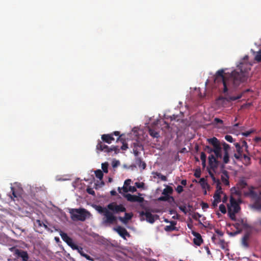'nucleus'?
Wrapping results in <instances>:
<instances>
[{
  "mask_svg": "<svg viewBox=\"0 0 261 261\" xmlns=\"http://www.w3.org/2000/svg\"><path fill=\"white\" fill-rule=\"evenodd\" d=\"M229 176L228 174V172L224 170L222 171V175L221 176V180L223 184L226 186H229V182L228 180Z\"/></svg>",
  "mask_w": 261,
  "mask_h": 261,
  "instance_id": "nucleus-21",
  "label": "nucleus"
},
{
  "mask_svg": "<svg viewBox=\"0 0 261 261\" xmlns=\"http://www.w3.org/2000/svg\"><path fill=\"white\" fill-rule=\"evenodd\" d=\"M219 210L223 214H225L226 213V207L223 204H221L219 205Z\"/></svg>",
  "mask_w": 261,
  "mask_h": 261,
  "instance_id": "nucleus-39",
  "label": "nucleus"
},
{
  "mask_svg": "<svg viewBox=\"0 0 261 261\" xmlns=\"http://www.w3.org/2000/svg\"><path fill=\"white\" fill-rule=\"evenodd\" d=\"M201 217V215L198 213H194V214L192 215V218L197 220L199 218Z\"/></svg>",
  "mask_w": 261,
  "mask_h": 261,
  "instance_id": "nucleus-43",
  "label": "nucleus"
},
{
  "mask_svg": "<svg viewBox=\"0 0 261 261\" xmlns=\"http://www.w3.org/2000/svg\"><path fill=\"white\" fill-rule=\"evenodd\" d=\"M135 163L140 168H142L143 169H145L146 167V163L142 160L141 158H136Z\"/></svg>",
  "mask_w": 261,
  "mask_h": 261,
  "instance_id": "nucleus-22",
  "label": "nucleus"
},
{
  "mask_svg": "<svg viewBox=\"0 0 261 261\" xmlns=\"http://www.w3.org/2000/svg\"><path fill=\"white\" fill-rule=\"evenodd\" d=\"M246 64H241L237 70H234L230 74L225 73L223 69L218 70L215 75L214 81L215 83L222 82L224 88L223 93L225 94V96H220L219 99L223 101L230 102L240 99L243 94H240L236 96H229L227 93L228 87L236 88L241 84L246 82L248 77V70L245 66Z\"/></svg>",
  "mask_w": 261,
  "mask_h": 261,
  "instance_id": "nucleus-1",
  "label": "nucleus"
},
{
  "mask_svg": "<svg viewBox=\"0 0 261 261\" xmlns=\"http://www.w3.org/2000/svg\"><path fill=\"white\" fill-rule=\"evenodd\" d=\"M131 181H132L131 179H127L125 180L124 181V186H126V187L127 186H129L130 184Z\"/></svg>",
  "mask_w": 261,
  "mask_h": 261,
  "instance_id": "nucleus-57",
  "label": "nucleus"
},
{
  "mask_svg": "<svg viewBox=\"0 0 261 261\" xmlns=\"http://www.w3.org/2000/svg\"><path fill=\"white\" fill-rule=\"evenodd\" d=\"M192 234L194 236L193 239V243L197 246H200L203 243V239H202L201 234L196 231H193Z\"/></svg>",
  "mask_w": 261,
  "mask_h": 261,
  "instance_id": "nucleus-14",
  "label": "nucleus"
},
{
  "mask_svg": "<svg viewBox=\"0 0 261 261\" xmlns=\"http://www.w3.org/2000/svg\"><path fill=\"white\" fill-rule=\"evenodd\" d=\"M250 237V234L248 232L246 233L242 239V244L245 247L247 248L249 247L248 243L247 242Z\"/></svg>",
  "mask_w": 261,
  "mask_h": 261,
  "instance_id": "nucleus-23",
  "label": "nucleus"
},
{
  "mask_svg": "<svg viewBox=\"0 0 261 261\" xmlns=\"http://www.w3.org/2000/svg\"><path fill=\"white\" fill-rule=\"evenodd\" d=\"M242 158L244 159V162L246 165L250 164L251 160L250 154H248L247 153L245 154H243Z\"/></svg>",
  "mask_w": 261,
  "mask_h": 261,
  "instance_id": "nucleus-27",
  "label": "nucleus"
},
{
  "mask_svg": "<svg viewBox=\"0 0 261 261\" xmlns=\"http://www.w3.org/2000/svg\"><path fill=\"white\" fill-rule=\"evenodd\" d=\"M221 185V183H220V181L217 184V185H216V191H215V193H220V194H222L223 193V192L222 191V188H221V187L220 186Z\"/></svg>",
  "mask_w": 261,
  "mask_h": 261,
  "instance_id": "nucleus-38",
  "label": "nucleus"
},
{
  "mask_svg": "<svg viewBox=\"0 0 261 261\" xmlns=\"http://www.w3.org/2000/svg\"><path fill=\"white\" fill-rule=\"evenodd\" d=\"M114 229L123 239H125L126 236H129V234L126 229L120 226L114 228Z\"/></svg>",
  "mask_w": 261,
  "mask_h": 261,
  "instance_id": "nucleus-15",
  "label": "nucleus"
},
{
  "mask_svg": "<svg viewBox=\"0 0 261 261\" xmlns=\"http://www.w3.org/2000/svg\"><path fill=\"white\" fill-rule=\"evenodd\" d=\"M16 254L19 257L22 258L23 261H28L29 255L27 251L17 250Z\"/></svg>",
  "mask_w": 261,
  "mask_h": 261,
  "instance_id": "nucleus-20",
  "label": "nucleus"
},
{
  "mask_svg": "<svg viewBox=\"0 0 261 261\" xmlns=\"http://www.w3.org/2000/svg\"><path fill=\"white\" fill-rule=\"evenodd\" d=\"M122 189H123V191L124 193H126L128 191V188H127L126 186H124L122 188Z\"/></svg>",
  "mask_w": 261,
  "mask_h": 261,
  "instance_id": "nucleus-61",
  "label": "nucleus"
},
{
  "mask_svg": "<svg viewBox=\"0 0 261 261\" xmlns=\"http://www.w3.org/2000/svg\"><path fill=\"white\" fill-rule=\"evenodd\" d=\"M199 183L201 185V186H203L205 185H207L206 182V180L204 178H202L200 179Z\"/></svg>",
  "mask_w": 261,
  "mask_h": 261,
  "instance_id": "nucleus-52",
  "label": "nucleus"
},
{
  "mask_svg": "<svg viewBox=\"0 0 261 261\" xmlns=\"http://www.w3.org/2000/svg\"><path fill=\"white\" fill-rule=\"evenodd\" d=\"M95 174L96 177L99 179L100 180H101L103 176V172L100 169H98L95 171Z\"/></svg>",
  "mask_w": 261,
  "mask_h": 261,
  "instance_id": "nucleus-30",
  "label": "nucleus"
},
{
  "mask_svg": "<svg viewBox=\"0 0 261 261\" xmlns=\"http://www.w3.org/2000/svg\"><path fill=\"white\" fill-rule=\"evenodd\" d=\"M247 186V184L245 179H240L237 184L238 190L236 191V194L238 195H241L242 193H243L244 191H242V190H243V189H245Z\"/></svg>",
  "mask_w": 261,
  "mask_h": 261,
  "instance_id": "nucleus-12",
  "label": "nucleus"
},
{
  "mask_svg": "<svg viewBox=\"0 0 261 261\" xmlns=\"http://www.w3.org/2000/svg\"><path fill=\"white\" fill-rule=\"evenodd\" d=\"M87 192L91 195H95V192L94 191L90 188H88L86 190Z\"/></svg>",
  "mask_w": 261,
  "mask_h": 261,
  "instance_id": "nucleus-48",
  "label": "nucleus"
},
{
  "mask_svg": "<svg viewBox=\"0 0 261 261\" xmlns=\"http://www.w3.org/2000/svg\"><path fill=\"white\" fill-rule=\"evenodd\" d=\"M101 140L103 142L108 144H110L113 141L115 140L113 134L102 135L101 136Z\"/></svg>",
  "mask_w": 261,
  "mask_h": 261,
  "instance_id": "nucleus-16",
  "label": "nucleus"
},
{
  "mask_svg": "<svg viewBox=\"0 0 261 261\" xmlns=\"http://www.w3.org/2000/svg\"><path fill=\"white\" fill-rule=\"evenodd\" d=\"M215 232L220 236H223L224 234L223 232L218 229H215Z\"/></svg>",
  "mask_w": 261,
  "mask_h": 261,
  "instance_id": "nucleus-56",
  "label": "nucleus"
},
{
  "mask_svg": "<svg viewBox=\"0 0 261 261\" xmlns=\"http://www.w3.org/2000/svg\"><path fill=\"white\" fill-rule=\"evenodd\" d=\"M256 190V189L253 186L249 187L247 191H243V194L245 197H249L254 200L260 199L261 193Z\"/></svg>",
  "mask_w": 261,
  "mask_h": 261,
  "instance_id": "nucleus-6",
  "label": "nucleus"
},
{
  "mask_svg": "<svg viewBox=\"0 0 261 261\" xmlns=\"http://www.w3.org/2000/svg\"><path fill=\"white\" fill-rule=\"evenodd\" d=\"M252 207L258 211L261 210V198L254 200Z\"/></svg>",
  "mask_w": 261,
  "mask_h": 261,
  "instance_id": "nucleus-24",
  "label": "nucleus"
},
{
  "mask_svg": "<svg viewBox=\"0 0 261 261\" xmlns=\"http://www.w3.org/2000/svg\"><path fill=\"white\" fill-rule=\"evenodd\" d=\"M149 134L153 138H158L160 137L159 132L155 130L154 129L149 128L148 129Z\"/></svg>",
  "mask_w": 261,
  "mask_h": 261,
  "instance_id": "nucleus-25",
  "label": "nucleus"
},
{
  "mask_svg": "<svg viewBox=\"0 0 261 261\" xmlns=\"http://www.w3.org/2000/svg\"><path fill=\"white\" fill-rule=\"evenodd\" d=\"M255 60L258 62H261V49L257 53L255 56Z\"/></svg>",
  "mask_w": 261,
  "mask_h": 261,
  "instance_id": "nucleus-36",
  "label": "nucleus"
},
{
  "mask_svg": "<svg viewBox=\"0 0 261 261\" xmlns=\"http://www.w3.org/2000/svg\"><path fill=\"white\" fill-rule=\"evenodd\" d=\"M253 132V130H250L242 133V135L245 137L249 136Z\"/></svg>",
  "mask_w": 261,
  "mask_h": 261,
  "instance_id": "nucleus-46",
  "label": "nucleus"
},
{
  "mask_svg": "<svg viewBox=\"0 0 261 261\" xmlns=\"http://www.w3.org/2000/svg\"><path fill=\"white\" fill-rule=\"evenodd\" d=\"M133 151H134V154H135V156H138V154H139V151L137 150V149H133Z\"/></svg>",
  "mask_w": 261,
  "mask_h": 261,
  "instance_id": "nucleus-63",
  "label": "nucleus"
},
{
  "mask_svg": "<svg viewBox=\"0 0 261 261\" xmlns=\"http://www.w3.org/2000/svg\"><path fill=\"white\" fill-rule=\"evenodd\" d=\"M60 235L62 240L66 242L73 250H79V246L74 244L72 239L69 237L67 233L60 231Z\"/></svg>",
  "mask_w": 261,
  "mask_h": 261,
  "instance_id": "nucleus-10",
  "label": "nucleus"
},
{
  "mask_svg": "<svg viewBox=\"0 0 261 261\" xmlns=\"http://www.w3.org/2000/svg\"><path fill=\"white\" fill-rule=\"evenodd\" d=\"M137 191V189L135 187L129 186L128 187V191H130L132 192H135Z\"/></svg>",
  "mask_w": 261,
  "mask_h": 261,
  "instance_id": "nucleus-55",
  "label": "nucleus"
},
{
  "mask_svg": "<svg viewBox=\"0 0 261 261\" xmlns=\"http://www.w3.org/2000/svg\"><path fill=\"white\" fill-rule=\"evenodd\" d=\"M122 145L121 147V149L123 150H125L128 148V145L126 143H124V141L122 142Z\"/></svg>",
  "mask_w": 261,
  "mask_h": 261,
  "instance_id": "nucleus-51",
  "label": "nucleus"
},
{
  "mask_svg": "<svg viewBox=\"0 0 261 261\" xmlns=\"http://www.w3.org/2000/svg\"><path fill=\"white\" fill-rule=\"evenodd\" d=\"M234 145L236 148L237 153H234L233 156L237 160H241L242 159L243 152L242 144L239 143H236Z\"/></svg>",
  "mask_w": 261,
  "mask_h": 261,
  "instance_id": "nucleus-13",
  "label": "nucleus"
},
{
  "mask_svg": "<svg viewBox=\"0 0 261 261\" xmlns=\"http://www.w3.org/2000/svg\"><path fill=\"white\" fill-rule=\"evenodd\" d=\"M242 202L240 198L236 199L233 197L230 198V203L227 205L228 215L231 220H236V214L239 212L241 210L240 204Z\"/></svg>",
  "mask_w": 261,
  "mask_h": 261,
  "instance_id": "nucleus-3",
  "label": "nucleus"
},
{
  "mask_svg": "<svg viewBox=\"0 0 261 261\" xmlns=\"http://www.w3.org/2000/svg\"><path fill=\"white\" fill-rule=\"evenodd\" d=\"M135 185L138 188H142L144 186V183L143 182H135Z\"/></svg>",
  "mask_w": 261,
  "mask_h": 261,
  "instance_id": "nucleus-54",
  "label": "nucleus"
},
{
  "mask_svg": "<svg viewBox=\"0 0 261 261\" xmlns=\"http://www.w3.org/2000/svg\"><path fill=\"white\" fill-rule=\"evenodd\" d=\"M36 223L38 224V225L39 226H42L43 224V222H42L41 221H40V220H37L36 221Z\"/></svg>",
  "mask_w": 261,
  "mask_h": 261,
  "instance_id": "nucleus-60",
  "label": "nucleus"
},
{
  "mask_svg": "<svg viewBox=\"0 0 261 261\" xmlns=\"http://www.w3.org/2000/svg\"><path fill=\"white\" fill-rule=\"evenodd\" d=\"M181 184L184 186H186L187 185V180L183 179L181 181Z\"/></svg>",
  "mask_w": 261,
  "mask_h": 261,
  "instance_id": "nucleus-62",
  "label": "nucleus"
},
{
  "mask_svg": "<svg viewBox=\"0 0 261 261\" xmlns=\"http://www.w3.org/2000/svg\"><path fill=\"white\" fill-rule=\"evenodd\" d=\"M96 210L99 213L102 214L103 215L108 208V207H103L101 206L98 205L96 206Z\"/></svg>",
  "mask_w": 261,
  "mask_h": 261,
  "instance_id": "nucleus-29",
  "label": "nucleus"
},
{
  "mask_svg": "<svg viewBox=\"0 0 261 261\" xmlns=\"http://www.w3.org/2000/svg\"><path fill=\"white\" fill-rule=\"evenodd\" d=\"M101 168L104 172L108 173V164L107 163H102L101 164Z\"/></svg>",
  "mask_w": 261,
  "mask_h": 261,
  "instance_id": "nucleus-37",
  "label": "nucleus"
},
{
  "mask_svg": "<svg viewBox=\"0 0 261 261\" xmlns=\"http://www.w3.org/2000/svg\"><path fill=\"white\" fill-rule=\"evenodd\" d=\"M104 217L102 218V222L106 224H113L116 221L117 218L114 215V214L109 210H108L103 214Z\"/></svg>",
  "mask_w": 261,
  "mask_h": 261,
  "instance_id": "nucleus-8",
  "label": "nucleus"
},
{
  "mask_svg": "<svg viewBox=\"0 0 261 261\" xmlns=\"http://www.w3.org/2000/svg\"><path fill=\"white\" fill-rule=\"evenodd\" d=\"M169 198V195H164V196H161L158 198L159 201H165L168 200Z\"/></svg>",
  "mask_w": 261,
  "mask_h": 261,
  "instance_id": "nucleus-41",
  "label": "nucleus"
},
{
  "mask_svg": "<svg viewBox=\"0 0 261 261\" xmlns=\"http://www.w3.org/2000/svg\"><path fill=\"white\" fill-rule=\"evenodd\" d=\"M241 144H242V146L243 148V147L245 148V152L247 154H249L250 152H249V151L248 150V145L247 143L246 142V141H245V140L242 141V142H241Z\"/></svg>",
  "mask_w": 261,
  "mask_h": 261,
  "instance_id": "nucleus-34",
  "label": "nucleus"
},
{
  "mask_svg": "<svg viewBox=\"0 0 261 261\" xmlns=\"http://www.w3.org/2000/svg\"><path fill=\"white\" fill-rule=\"evenodd\" d=\"M153 174L155 175L156 176L161 178V179L162 181H166L167 180L166 176L164 175H162L161 173L156 172H153Z\"/></svg>",
  "mask_w": 261,
  "mask_h": 261,
  "instance_id": "nucleus-31",
  "label": "nucleus"
},
{
  "mask_svg": "<svg viewBox=\"0 0 261 261\" xmlns=\"http://www.w3.org/2000/svg\"><path fill=\"white\" fill-rule=\"evenodd\" d=\"M225 139L229 142H230V143H232L233 142V138L230 135H227L225 136Z\"/></svg>",
  "mask_w": 261,
  "mask_h": 261,
  "instance_id": "nucleus-40",
  "label": "nucleus"
},
{
  "mask_svg": "<svg viewBox=\"0 0 261 261\" xmlns=\"http://www.w3.org/2000/svg\"><path fill=\"white\" fill-rule=\"evenodd\" d=\"M111 195L112 196H116L117 195V192L115 190H112L110 192Z\"/></svg>",
  "mask_w": 261,
  "mask_h": 261,
  "instance_id": "nucleus-64",
  "label": "nucleus"
},
{
  "mask_svg": "<svg viewBox=\"0 0 261 261\" xmlns=\"http://www.w3.org/2000/svg\"><path fill=\"white\" fill-rule=\"evenodd\" d=\"M173 192V189L171 187L167 186L166 188L163 190L162 194L164 195H168Z\"/></svg>",
  "mask_w": 261,
  "mask_h": 261,
  "instance_id": "nucleus-26",
  "label": "nucleus"
},
{
  "mask_svg": "<svg viewBox=\"0 0 261 261\" xmlns=\"http://www.w3.org/2000/svg\"><path fill=\"white\" fill-rule=\"evenodd\" d=\"M69 213L70 214L71 219L74 221H84L90 216V213L83 208H71L69 209Z\"/></svg>",
  "mask_w": 261,
  "mask_h": 261,
  "instance_id": "nucleus-4",
  "label": "nucleus"
},
{
  "mask_svg": "<svg viewBox=\"0 0 261 261\" xmlns=\"http://www.w3.org/2000/svg\"><path fill=\"white\" fill-rule=\"evenodd\" d=\"M170 225L166 226L164 228V230L167 232H171L174 230H176L177 228L175 225H176V222L174 221H171L170 222Z\"/></svg>",
  "mask_w": 261,
  "mask_h": 261,
  "instance_id": "nucleus-18",
  "label": "nucleus"
},
{
  "mask_svg": "<svg viewBox=\"0 0 261 261\" xmlns=\"http://www.w3.org/2000/svg\"><path fill=\"white\" fill-rule=\"evenodd\" d=\"M113 136L115 135L116 136H118V138L117 139V141L120 140L121 141V139H120V137L122 136L121 135H120V132L118 131H115L113 133Z\"/></svg>",
  "mask_w": 261,
  "mask_h": 261,
  "instance_id": "nucleus-47",
  "label": "nucleus"
},
{
  "mask_svg": "<svg viewBox=\"0 0 261 261\" xmlns=\"http://www.w3.org/2000/svg\"><path fill=\"white\" fill-rule=\"evenodd\" d=\"M201 207L202 209H205L208 207V205L206 203L202 202L201 204Z\"/></svg>",
  "mask_w": 261,
  "mask_h": 261,
  "instance_id": "nucleus-58",
  "label": "nucleus"
},
{
  "mask_svg": "<svg viewBox=\"0 0 261 261\" xmlns=\"http://www.w3.org/2000/svg\"><path fill=\"white\" fill-rule=\"evenodd\" d=\"M133 214L132 213H125V216L124 217H119L118 218L119 220L122 222L123 224H127L129 220H130L132 217H133Z\"/></svg>",
  "mask_w": 261,
  "mask_h": 261,
  "instance_id": "nucleus-17",
  "label": "nucleus"
},
{
  "mask_svg": "<svg viewBox=\"0 0 261 261\" xmlns=\"http://www.w3.org/2000/svg\"><path fill=\"white\" fill-rule=\"evenodd\" d=\"M143 208H144L145 212L142 211L140 212V216H145L146 217V220L148 222L151 224L153 223L155 221V220L159 218V216L157 215H152L151 213L149 211L148 208L144 207H143Z\"/></svg>",
  "mask_w": 261,
  "mask_h": 261,
  "instance_id": "nucleus-9",
  "label": "nucleus"
},
{
  "mask_svg": "<svg viewBox=\"0 0 261 261\" xmlns=\"http://www.w3.org/2000/svg\"><path fill=\"white\" fill-rule=\"evenodd\" d=\"M124 197L127 201L131 202H138L139 203H142L144 200V198L143 197L132 195L130 194H126L124 195Z\"/></svg>",
  "mask_w": 261,
  "mask_h": 261,
  "instance_id": "nucleus-11",
  "label": "nucleus"
},
{
  "mask_svg": "<svg viewBox=\"0 0 261 261\" xmlns=\"http://www.w3.org/2000/svg\"><path fill=\"white\" fill-rule=\"evenodd\" d=\"M241 231L242 230H237L236 231L229 232L228 234L230 236L234 237L237 234L240 233Z\"/></svg>",
  "mask_w": 261,
  "mask_h": 261,
  "instance_id": "nucleus-42",
  "label": "nucleus"
},
{
  "mask_svg": "<svg viewBox=\"0 0 261 261\" xmlns=\"http://www.w3.org/2000/svg\"><path fill=\"white\" fill-rule=\"evenodd\" d=\"M242 158L244 159V162L246 165L250 164L251 160L250 154H248L247 153L245 154H243Z\"/></svg>",
  "mask_w": 261,
  "mask_h": 261,
  "instance_id": "nucleus-28",
  "label": "nucleus"
},
{
  "mask_svg": "<svg viewBox=\"0 0 261 261\" xmlns=\"http://www.w3.org/2000/svg\"><path fill=\"white\" fill-rule=\"evenodd\" d=\"M200 159L201 161H206V156L204 152H201L200 154Z\"/></svg>",
  "mask_w": 261,
  "mask_h": 261,
  "instance_id": "nucleus-49",
  "label": "nucleus"
},
{
  "mask_svg": "<svg viewBox=\"0 0 261 261\" xmlns=\"http://www.w3.org/2000/svg\"><path fill=\"white\" fill-rule=\"evenodd\" d=\"M78 250H79V252H80V254L82 256L85 257L87 259L89 260H93V259L92 258V257L84 253L83 251H80L79 249Z\"/></svg>",
  "mask_w": 261,
  "mask_h": 261,
  "instance_id": "nucleus-35",
  "label": "nucleus"
},
{
  "mask_svg": "<svg viewBox=\"0 0 261 261\" xmlns=\"http://www.w3.org/2000/svg\"><path fill=\"white\" fill-rule=\"evenodd\" d=\"M11 189L12 195L13 196V197L14 198H16L17 197V195H16V193L15 192L14 188V187H11Z\"/></svg>",
  "mask_w": 261,
  "mask_h": 261,
  "instance_id": "nucleus-59",
  "label": "nucleus"
},
{
  "mask_svg": "<svg viewBox=\"0 0 261 261\" xmlns=\"http://www.w3.org/2000/svg\"><path fill=\"white\" fill-rule=\"evenodd\" d=\"M179 208L185 214H187L188 212L186 205H180L179 206Z\"/></svg>",
  "mask_w": 261,
  "mask_h": 261,
  "instance_id": "nucleus-44",
  "label": "nucleus"
},
{
  "mask_svg": "<svg viewBox=\"0 0 261 261\" xmlns=\"http://www.w3.org/2000/svg\"><path fill=\"white\" fill-rule=\"evenodd\" d=\"M96 150L100 151H104L107 153H110L114 151L115 154H117L119 149L117 146H111L109 147L108 146L105 144L102 141L98 140V143L96 145Z\"/></svg>",
  "mask_w": 261,
  "mask_h": 261,
  "instance_id": "nucleus-5",
  "label": "nucleus"
},
{
  "mask_svg": "<svg viewBox=\"0 0 261 261\" xmlns=\"http://www.w3.org/2000/svg\"><path fill=\"white\" fill-rule=\"evenodd\" d=\"M194 176L196 177V178H199L200 177V175H201V171H200V170L199 169V170H196V171L194 173Z\"/></svg>",
  "mask_w": 261,
  "mask_h": 261,
  "instance_id": "nucleus-50",
  "label": "nucleus"
},
{
  "mask_svg": "<svg viewBox=\"0 0 261 261\" xmlns=\"http://www.w3.org/2000/svg\"><path fill=\"white\" fill-rule=\"evenodd\" d=\"M175 190L178 194L181 193L184 191L183 187L180 185H178Z\"/></svg>",
  "mask_w": 261,
  "mask_h": 261,
  "instance_id": "nucleus-45",
  "label": "nucleus"
},
{
  "mask_svg": "<svg viewBox=\"0 0 261 261\" xmlns=\"http://www.w3.org/2000/svg\"><path fill=\"white\" fill-rule=\"evenodd\" d=\"M221 194L220 193H215L214 195V201L212 202V206L214 208H215L217 206L218 203L221 202Z\"/></svg>",
  "mask_w": 261,
  "mask_h": 261,
  "instance_id": "nucleus-19",
  "label": "nucleus"
},
{
  "mask_svg": "<svg viewBox=\"0 0 261 261\" xmlns=\"http://www.w3.org/2000/svg\"><path fill=\"white\" fill-rule=\"evenodd\" d=\"M240 224H241L244 227H245L246 225L243 220H241L240 222L236 223L233 225L237 228V230H241V229L239 228Z\"/></svg>",
  "mask_w": 261,
  "mask_h": 261,
  "instance_id": "nucleus-33",
  "label": "nucleus"
},
{
  "mask_svg": "<svg viewBox=\"0 0 261 261\" xmlns=\"http://www.w3.org/2000/svg\"><path fill=\"white\" fill-rule=\"evenodd\" d=\"M207 141L213 147L206 145L204 147V150L208 153H214V154H211L208 156V160L210 168L213 171H215L219 166L218 159H222L224 164H227L229 162V151L230 146L225 142H223L221 145L220 141L216 137L207 139Z\"/></svg>",
  "mask_w": 261,
  "mask_h": 261,
  "instance_id": "nucleus-2",
  "label": "nucleus"
},
{
  "mask_svg": "<svg viewBox=\"0 0 261 261\" xmlns=\"http://www.w3.org/2000/svg\"><path fill=\"white\" fill-rule=\"evenodd\" d=\"M218 244L220 245L221 248L223 249H225L227 247V244L223 239H220Z\"/></svg>",
  "mask_w": 261,
  "mask_h": 261,
  "instance_id": "nucleus-32",
  "label": "nucleus"
},
{
  "mask_svg": "<svg viewBox=\"0 0 261 261\" xmlns=\"http://www.w3.org/2000/svg\"><path fill=\"white\" fill-rule=\"evenodd\" d=\"M108 210L113 213L118 214L126 211V208L122 204L118 205L116 202H112L107 205Z\"/></svg>",
  "mask_w": 261,
  "mask_h": 261,
  "instance_id": "nucleus-7",
  "label": "nucleus"
},
{
  "mask_svg": "<svg viewBox=\"0 0 261 261\" xmlns=\"http://www.w3.org/2000/svg\"><path fill=\"white\" fill-rule=\"evenodd\" d=\"M214 122L216 123H220V124H223V120L218 118H215L214 119Z\"/></svg>",
  "mask_w": 261,
  "mask_h": 261,
  "instance_id": "nucleus-53",
  "label": "nucleus"
}]
</instances>
